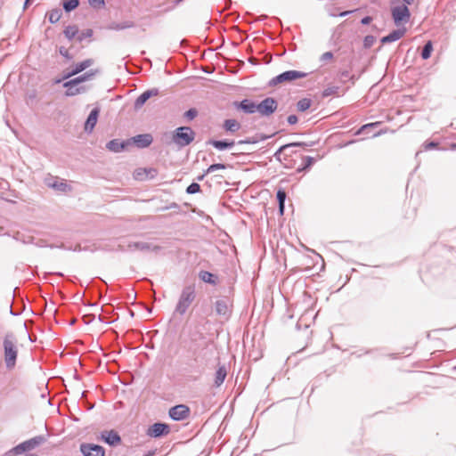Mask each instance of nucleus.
I'll use <instances>...</instances> for the list:
<instances>
[{
  "mask_svg": "<svg viewBox=\"0 0 456 456\" xmlns=\"http://www.w3.org/2000/svg\"><path fill=\"white\" fill-rule=\"evenodd\" d=\"M89 5L96 10H100L105 7V0H88Z\"/></svg>",
  "mask_w": 456,
  "mask_h": 456,
  "instance_id": "nucleus-38",
  "label": "nucleus"
},
{
  "mask_svg": "<svg viewBox=\"0 0 456 456\" xmlns=\"http://www.w3.org/2000/svg\"><path fill=\"white\" fill-rule=\"evenodd\" d=\"M354 11H345L338 14L339 17H346L351 13H353Z\"/></svg>",
  "mask_w": 456,
  "mask_h": 456,
  "instance_id": "nucleus-50",
  "label": "nucleus"
},
{
  "mask_svg": "<svg viewBox=\"0 0 456 456\" xmlns=\"http://www.w3.org/2000/svg\"><path fill=\"white\" fill-rule=\"evenodd\" d=\"M98 72H99L98 69H91V70L84 73L83 75H80L73 79L67 81L66 86L78 85L82 82L87 81V80L91 79L94 76H95Z\"/></svg>",
  "mask_w": 456,
  "mask_h": 456,
  "instance_id": "nucleus-22",
  "label": "nucleus"
},
{
  "mask_svg": "<svg viewBox=\"0 0 456 456\" xmlns=\"http://www.w3.org/2000/svg\"><path fill=\"white\" fill-rule=\"evenodd\" d=\"M379 133H375V134H373L371 136H372V137H374V136H377V135H379Z\"/></svg>",
  "mask_w": 456,
  "mask_h": 456,
  "instance_id": "nucleus-61",
  "label": "nucleus"
},
{
  "mask_svg": "<svg viewBox=\"0 0 456 456\" xmlns=\"http://www.w3.org/2000/svg\"><path fill=\"white\" fill-rule=\"evenodd\" d=\"M215 310L217 315L228 319L232 314V305L226 297H222L215 302Z\"/></svg>",
  "mask_w": 456,
  "mask_h": 456,
  "instance_id": "nucleus-13",
  "label": "nucleus"
},
{
  "mask_svg": "<svg viewBox=\"0 0 456 456\" xmlns=\"http://www.w3.org/2000/svg\"><path fill=\"white\" fill-rule=\"evenodd\" d=\"M127 251H143V252H154L159 253L162 250V247L159 245H155L150 242H144V241H135V242H129L126 247Z\"/></svg>",
  "mask_w": 456,
  "mask_h": 456,
  "instance_id": "nucleus-9",
  "label": "nucleus"
},
{
  "mask_svg": "<svg viewBox=\"0 0 456 456\" xmlns=\"http://www.w3.org/2000/svg\"><path fill=\"white\" fill-rule=\"evenodd\" d=\"M339 87L337 86H328L322 91V96L328 97L330 95H338L339 92Z\"/></svg>",
  "mask_w": 456,
  "mask_h": 456,
  "instance_id": "nucleus-35",
  "label": "nucleus"
},
{
  "mask_svg": "<svg viewBox=\"0 0 456 456\" xmlns=\"http://www.w3.org/2000/svg\"><path fill=\"white\" fill-rule=\"evenodd\" d=\"M179 205L177 203H171L169 206L164 208V209H172V208H179Z\"/></svg>",
  "mask_w": 456,
  "mask_h": 456,
  "instance_id": "nucleus-49",
  "label": "nucleus"
},
{
  "mask_svg": "<svg viewBox=\"0 0 456 456\" xmlns=\"http://www.w3.org/2000/svg\"><path fill=\"white\" fill-rule=\"evenodd\" d=\"M101 439L110 446H116L121 444V437L115 430H105L101 433Z\"/></svg>",
  "mask_w": 456,
  "mask_h": 456,
  "instance_id": "nucleus-16",
  "label": "nucleus"
},
{
  "mask_svg": "<svg viewBox=\"0 0 456 456\" xmlns=\"http://www.w3.org/2000/svg\"><path fill=\"white\" fill-rule=\"evenodd\" d=\"M278 108L277 101L273 97H266L257 103V112L262 117H269L273 114Z\"/></svg>",
  "mask_w": 456,
  "mask_h": 456,
  "instance_id": "nucleus-8",
  "label": "nucleus"
},
{
  "mask_svg": "<svg viewBox=\"0 0 456 456\" xmlns=\"http://www.w3.org/2000/svg\"><path fill=\"white\" fill-rule=\"evenodd\" d=\"M26 456H38V455L36 453H28V454H26Z\"/></svg>",
  "mask_w": 456,
  "mask_h": 456,
  "instance_id": "nucleus-57",
  "label": "nucleus"
},
{
  "mask_svg": "<svg viewBox=\"0 0 456 456\" xmlns=\"http://www.w3.org/2000/svg\"><path fill=\"white\" fill-rule=\"evenodd\" d=\"M372 21V17L365 16L361 20L362 25H369Z\"/></svg>",
  "mask_w": 456,
  "mask_h": 456,
  "instance_id": "nucleus-48",
  "label": "nucleus"
},
{
  "mask_svg": "<svg viewBox=\"0 0 456 456\" xmlns=\"http://www.w3.org/2000/svg\"><path fill=\"white\" fill-rule=\"evenodd\" d=\"M403 4L411 5L414 3V0H403Z\"/></svg>",
  "mask_w": 456,
  "mask_h": 456,
  "instance_id": "nucleus-55",
  "label": "nucleus"
},
{
  "mask_svg": "<svg viewBox=\"0 0 456 456\" xmlns=\"http://www.w3.org/2000/svg\"><path fill=\"white\" fill-rule=\"evenodd\" d=\"M307 76V73L299 70H287L284 71L273 78H271L267 86L269 87H274L280 84L286 82H292L296 79L304 78Z\"/></svg>",
  "mask_w": 456,
  "mask_h": 456,
  "instance_id": "nucleus-5",
  "label": "nucleus"
},
{
  "mask_svg": "<svg viewBox=\"0 0 456 456\" xmlns=\"http://www.w3.org/2000/svg\"><path fill=\"white\" fill-rule=\"evenodd\" d=\"M79 5V0H62V7L66 12H70Z\"/></svg>",
  "mask_w": 456,
  "mask_h": 456,
  "instance_id": "nucleus-31",
  "label": "nucleus"
},
{
  "mask_svg": "<svg viewBox=\"0 0 456 456\" xmlns=\"http://www.w3.org/2000/svg\"><path fill=\"white\" fill-rule=\"evenodd\" d=\"M284 208H285V204H282V205H279V211L280 213L282 215L283 212H284Z\"/></svg>",
  "mask_w": 456,
  "mask_h": 456,
  "instance_id": "nucleus-54",
  "label": "nucleus"
},
{
  "mask_svg": "<svg viewBox=\"0 0 456 456\" xmlns=\"http://www.w3.org/2000/svg\"><path fill=\"white\" fill-rule=\"evenodd\" d=\"M195 298L196 290L194 286L189 285L184 287L179 296L175 313L183 316Z\"/></svg>",
  "mask_w": 456,
  "mask_h": 456,
  "instance_id": "nucleus-4",
  "label": "nucleus"
},
{
  "mask_svg": "<svg viewBox=\"0 0 456 456\" xmlns=\"http://www.w3.org/2000/svg\"><path fill=\"white\" fill-rule=\"evenodd\" d=\"M196 136V133L190 126H180L175 129L171 135L170 141H166L167 145L174 143L178 149H183L191 144Z\"/></svg>",
  "mask_w": 456,
  "mask_h": 456,
  "instance_id": "nucleus-3",
  "label": "nucleus"
},
{
  "mask_svg": "<svg viewBox=\"0 0 456 456\" xmlns=\"http://www.w3.org/2000/svg\"><path fill=\"white\" fill-rule=\"evenodd\" d=\"M312 105L310 98H303L297 102V110L300 112L307 110Z\"/></svg>",
  "mask_w": 456,
  "mask_h": 456,
  "instance_id": "nucleus-32",
  "label": "nucleus"
},
{
  "mask_svg": "<svg viewBox=\"0 0 456 456\" xmlns=\"http://www.w3.org/2000/svg\"><path fill=\"white\" fill-rule=\"evenodd\" d=\"M376 41V37L371 35H368L363 39V47L366 49L370 48Z\"/></svg>",
  "mask_w": 456,
  "mask_h": 456,
  "instance_id": "nucleus-40",
  "label": "nucleus"
},
{
  "mask_svg": "<svg viewBox=\"0 0 456 456\" xmlns=\"http://www.w3.org/2000/svg\"><path fill=\"white\" fill-rule=\"evenodd\" d=\"M432 51H433L432 42L431 41H428L424 45V46H423V48L421 50V53H420L421 58L423 60H428V58H430Z\"/></svg>",
  "mask_w": 456,
  "mask_h": 456,
  "instance_id": "nucleus-33",
  "label": "nucleus"
},
{
  "mask_svg": "<svg viewBox=\"0 0 456 456\" xmlns=\"http://www.w3.org/2000/svg\"><path fill=\"white\" fill-rule=\"evenodd\" d=\"M199 277L204 282L211 284V285H216L218 281L217 275H216L208 271H200L199 273Z\"/></svg>",
  "mask_w": 456,
  "mask_h": 456,
  "instance_id": "nucleus-27",
  "label": "nucleus"
},
{
  "mask_svg": "<svg viewBox=\"0 0 456 456\" xmlns=\"http://www.w3.org/2000/svg\"><path fill=\"white\" fill-rule=\"evenodd\" d=\"M379 122H375V123H370V124H366V125H363L358 130L357 132L355 133V134H369L370 133V130L377 126H379Z\"/></svg>",
  "mask_w": 456,
  "mask_h": 456,
  "instance_id": "nucleus-36",
  "label": "nucleus"
},
{
  "mask_svg": "<svg viewBox=\"0 0 456 456\" xmlns=\"http://www.w3.org/2000/svg\"><path fill=\"white\" fill-rule=\"evenodd\" d=\"M225 168H226V165H224V164H222V163L212 164L207 168V170L205 171V174H209V173L215 172L216 170L225 169Z\"/></svg>",
  "mask_w": 456,
  "mask_h": 456,
  "instance_id": "nucleus-39",
  "label": "nucleus"
},
{
  "mask_svg": "<svg viewBox=\"0 0 456 456\" xmlns=\"http://www.w3.org/2000/svg\"><path fill=\"white\" fill-rule=\"evenodd\" d=\"M79 451L83 456H105V450L102 445L82 443Z\"/></svg>",
  "mask_w": 456,
  "mask_h": 456,
  "instance_id": "nucleus-11",
  "label": "nucleus"
},
{
  "mask_svg": "<svg viewBox=\"0 0 456 456\" xmlns=\"http://www.w3.org/2000/svg\"><path fill=\"white\" fill-rule=\"evenodd\" d=\"M286 192L283 190H279L276 193V199L278 200L279 205L285 204L286 200Z\"/></svg>",
  "mask_w": 456,
  "mask_h": 456,
  "instance_id": "nucleus-43",
  "label": "nucleus"
},
{
  "mask_svg": "<svg viewBox=\"0 0 456 456\" xmlns=\"http://www.w3.org/2000/svg\"><path fill=\"white\" fill-rule=\"evenodd\" d=\"M159 94V89L152 88L147 91H144L134 101V109L142 108L144 103L151 97Z\"/></svg>",
  "mask_w": 456,
  "mask_h": 456,
  "instance_id": "nucleus-18",
  "label": "nucleus"
},
{
  "mask_svg": "<svg viewBox=\"0 0 456 456\" xmlns=\"http://www.w3.org/2000/svg\"><path fill=\"white\" fill-rule=\"evenodd\" d=\"M10 312H11V314H12V315H16V314H14V313L12 312V307H11Z\"/></svg>",
  "mask_w": 456,
  "mask_h": 456,
  "instance_id": "nucleus-59",
  "label": "nucleus"
},
{
  "mask_svg": "<svg viewBox=\"0 0 456 456\" xmlns=\"http://www.w3.org/2000/svg\"><path fill=\"white\" fill-rule=\"evenodd\" d=\"M226 376H227V370H226L225 366L224 365L218 366V368L216 371V374H215V381H214L215 386L216 387H220L224 383Z\"/></svg>",
  "mask_w": 456,
  "mask_h": 456,
  "instance_id": "nucleus-26",
  "label": "nucleus"
},
{
  "mask_svg": "<svg viewBox=\"0 0 456 456\" xmlns=\"http://www.w3.org/2000/svg\"><path fill=\"white\" fill-rule=\"evenodd\" d=\"M197 115H198V111L193 108H191L184 112V118H188L189 120H192L193 118H195L197 117Z\"/></svg>",
  "mask_w": 456,
  "mask_h": 456,
  "instance_id": "nucleus-44",
  "label": "nucleus"
},
{
  "mask_svg": "<svg viewBox=\"0 0 456 456\" xmlns=\"http://www.w3.org/2000/svg\"><path fill=\"white\" fill-rule=\"evenodd\" d=\"M312 144L306 142H291L280 147L274 153V157L280 161L283 162L286 167H292L291 161L295 160L293 158H300L302 163L297 167V172H302L308 168L314 161L313 157L302 156L297 150L296 147H307Z\"/></svg>",
  "mask_w": 456,
  "mask_h": 456,
  "instance_id": "nucleus-1",
  "label": "nucleus"
},
{
  "mask_svg": "<svg viewBox=\"0 0 456 456\" xmlns=\"http://www.w3.org/2000/svg\"><path fill=\"white\" fill-rule=\"evenodd\" d=\"M135 27V23L132 20H125V21H122V22H110L108 26H107V28L110 29V30H114V31H119V30H123V29H126V28H132Z\"/></svg>",
  "mask_w": 456,
  "mask_h": 456,
  "instance_id": "nucleus-24",
  "label": "nucleus"
},
{
  "mask_svg": "<svg viewBox=\"0 0 456 456\" xmlns=\"http://www.w3.org/2000/svg\"><path fill=\"white\" fill-rule=\"evenodd\" d=\"M48 185L61 191H66L67 188L69 187L66 183L58 181H54L53 183H49Z\"/></svg>",
  "mask_w": 456,
  "mask_h": 456,
  "instance_id": "nucleus-37",
  "label": "nucleus"
},
{
  "mask_svg": "<svg viewBox=\"0 0 456 456\" xmlns=\"http://www.w3.org/2000/svg\"><path fill=\"white\" fill-rule=\"evenodd\" d=\"M99 113H100L99 107H95L91 110V112L89 113V115L85 122V131L86 132L91 133L94 130V128L97 123V118H98Z\"/></svg>",
  "mask_w": 456,
  "mask_h": 456,
  "instance_id": "nucleus-19",
  "label": "nucleus"
},
{
  "mask_svg": "<svg viewBox=\"0 0 456 456\" xmlns=\"http://www.w3.org/2000/svg\"><path fill=\"white\" fill-rule=\"evenodd\" d=\"M4 362L7 370H12L17 364L19 344L16 335L12 331L4 333L2 338Z\"/></svg>",
  "mask_w": 456,
  "mask_h": 456,
  "instance_id": "nucleus-2",
  "label": "nucleus"
},
{
  "mask_svg": "<svg viewBox=\"0 0 456 456\" xmlns=\"http://www.w3.org/2000/svg\"><path fill=\"white\" fill-rule=\"evenodd\" d=\"M405 28L395 29L392 32H390L387 36L383 37L380 41L382 44H389L392 42H395L401 39L405 35Z\"/></svg>",
  "mask_w": 456,
  "mask_h": 456,
  "instance_id": "nucleus-21",
  "label": "nucleus"
},
{
  "mask_svg": "<svg viewBox=\"0 0 456 456\" xmlns=\"http://www.w3.org/2000/svg\"><path fill=\"white\" fill-rule=\"evenodd\" d=\"M241 125L239 121L233 118L225 119L223 123V128L229 133L234 134L239 131Z\"/></svg>",
  "mask_w": 456,
  "mask_h": 456,
  "instance_id": "nucleus-25",
  "label": "nucleus"
},
{
  "mask_svg": "<svg viewBox=\"0 0 456 456\" xmlns=\"http://www.w3.org/2000/svg\"><path fill=\"white\" fill-rule=\"evenodd\" d=\"M45 440L46 439L44 436H37L19 444L13 447L12 451L14 454L19 455L40 446L45 442Z\"/></svg>",
  "mask_w": 456,
  "mask_h": 456,
  "instance_id": "nucleus-6",
  "label": "nucleus"
},
{
  "mask_svg": "<svg viewBox=\"0 0 456 456\" xmlns=\"http://www.w3.org/2000/svg\"><path fill=\"white\" fill-rule=\"evenodd\" d=\"M46 15L48 16L49 22L52 24H55L61 20L62 16V12L61 9L55 8L48 12Z\"/></svg>",
  "mask_w": 456,
  "mask_h": 456,
  "instance_id": "nucleus-30",
  "label": "nucleus"
},
{
  "mask_svg": "<svg viewBox=\"0 0 456 456\" xmlns=\"http://www.w3.org/2000/svg\"><path fill=\"white\" fill-rule=\"evenodd\" d=\"M129 140H131V145H135L139 149H144L152 143L153 137L151 134H141L130 138Z\"/></svg>",
  "mask_w": 456,
  "mask_h": 456,
  "instance_id": "nucleus-15",
  "label": "nucleus"
},
{
  "mask_svg": "<svg viewBox=\"0 0 456 456\" xmlns=\"http://www.w3.org/2000/svg\"><path fill=\"white\" fill-rule=\"evenodd\" d=\"M131 146V140L119 141L118 139H112L107 142L106 148L113 152H120Z\"/></svg>",
  "mask_w": 456,
  "mask_h": 456,
  "instance_id": "nucleus-17",
  "label": "nucleus"
},
{
  "mask_svg": "<svg viewBox=\"0 0 456 456\" xmlns=\"http://www.w3.org/2000/svg\"><path fill=\"white\" fill-rule=\"evenodd\" d=\"M156 454V450H150L143 456H154Z\"/></svg>",
  "mask_w": 456,
  "mask_h": 456,
  "instance_id": "nucleus-51",
  "label": "nucleus"
},
{
  "mask_svg": "<svg viewBox=\"0 0 456 456\" xmlns=\"http://www.w3.org/2000/svg\"><path fill=\"white\" fill-rule=\"evenodd\" d=\"M94 61L92 59H86L81 62L77 63L74 68L68 71L64 76L63 78H69L70 77H73L85 69H86L88 67H90L93 64Z\"/></svg>",
  "mask_w": 456,
  "mask_h": 456,
  "instance_id": "nucleus-20",
  "label": "nucleus"
},
{
  "mask_svg": "<svg viewBox=\"0 0 456 456\" xmlns=\"http://www.w3.org/2000/svg\"><path fill=\"white\" fill-rule=\"evenodd\" d=\"M332 58H333V53L331 52H326L322 55L321 61H328Z\"/></svg>",
  "mask_w": 456,
  "mask_h": 456,
  "instance_id": "nucleus-47",
  "label": "nucleus"
},
{
  "mask_svg": "<svg viewBox=\"0 0 456 456\" xmlns=\"http://www.w3.org/2000/svg\"><path fill=\"white\" fill-rule=\"evenodd\" d=\"M200 191V185L198 183H191L187 188H186V193L187 194H194Z\"/></svg>",
  "mask_w": 456,
  "mask_h": 456,
  "instance_id": "nucleus-41",
  "label": "nucleus"
},
{
  "mask_svg": "<svg viewBox=\"0 0 456 456\" xmlns=\"http://www.w3.org/2000/svg\"><path fill=\"white\" fill-rule=\"evenodd\" d=\"M32 0H25L24 2V4H23V9H27L28 7V5L30 4Z\"/></svg>",
  "mask_w": 456,
  "mask_h": 456,
  "instance_id": "nucleus-53",
  "label": "nucleus"
},
{
  "mask_svg": "<svg viewBox=\"0 0 456 456\" xmlns=\"http://www.w3.org/2000/svg\"><path fill=\"white\" fill-rule=\"evenodd\" d=\"M77 85H70L66 86V82L63 84V86L66 88L65 94L67 96H74L77 94H79L81 93H84L86 91V88L84 86H77Z\"/></svg>",
  "mask_w": 456,
  "mask_h": 456,
  "instance_id": "nucleus-29",
  "label": "nucleus"
},
{
  "mask_svg": "<svg viewBox=\"0 0 456 456\" xmlns=\"http://www.w3.org/2000/svg\"><path fill=\"white\" fill-rule=\"evenodd\" d=\"M93 34H94V32H93V29H91V28H86L81 32L78 30V35L77 37V40L78 42H82L83 40H85L86 38L92 37Z\"/></svg>",
  "mask_w": 456,
  "mask_h": 456,
  "instance_id": "nucleus-34",
  "label": "nucleus"
},
{
  "mask_svg": "<svg viewBox=\"0 0 456 456\" xmlns=\"http://www.w3.org/2000/svg\"><path fill=\"white\" fill-rule=\"evenodd\" d=\"M168 415L173 420L181 421L190 416V408L185 404H177L169 409Z\"/></svg>",
  "mask_w": 456,
  "mask_h": 456,
  "instance_id": "nucleus-12",
  "label": "nucleus"
},
{
  "mask_svg": "<svg viewBox=\"0 0 456 456\" xmlns=\"http://www.w3.org/2000/svg\"><path fill=\"white\" fill-rule=\"evenodd\" d=\"M287 121L289 125H296L298 121V118L296 115L291 114L287 118Z\"/></svg>",
  "mask_w": 456,
  "mask_h": 456,
  "instance_id": "nucleus-46",
  "label": "nucleus"
},
{
  "mask_svg": "<svg viewBox=\"0 0 456 456\" xmlns=\"http://www.w3.org/2000/svg\"><path fill=\"white\" fill-rule=\"evenodd\" d=\"M207 175V174H205V173H204V174H202V175H199V176L197 177V180H198V181H202V180L204 179V177H205V175Z\"/></svg>",
  "mask_w": 456,
  "mask_h": 456,
  "instance_id": "nucleus-56",
  "label": "nucleus"
},
{
  "mask_svg": "<svg viewBox=\"0 0 456 456\" xmlns=\"http://www.w3.org/2000/svg\"><path fill=\"white\" fill-rule=\"evenodd\" d=\"M182 1H183V0H175V3L179 4V3H181Z\"/></svg>",
  "mask_w": 456,
  "mask_h": 456,
  "instance_id": "nucleus-60",
  "label": "nucleus"
},
{
  "mask_svg": "<svg viewBox=\"0 0 456 456\" xmlns=\"http://www.w3.org/2000/svg\"><path fill=\"white\" fill-rule=\"evenodd\" d=\"M63 35L69 41H71L74 38H77V37L78 35L77 26H76V25L67 26L63 30Z\"/></svg>",
  "mask_w": 456,
  "mask_h": 456,
  "instance_id": "nucleus-28",
  "label": "nucleus"
},
{
  "mask_svg": "<svg viewBox=\"0 0 456 456\" xmlns=\"http://www.w3.org/2000/svg\"><path fill=\"white\" fill-rule=\"evenodd\" d=\"M252 142H254V141H251L250 139L240 140V141L238 142V143H240V144L252 143Z\"/></svg>",
  "mask_w": 456,
  "mask_h": 456,
  "instance_id": "nucleus-52",
  "label": "nucleus"
},
{
  "mask_svg": "<svg viewBox=\"0 0 456 456\" xmlns=\"http://www.w3.org/2000/svg\"><path fill=\"white\" fill-rule=\"evenodd\" d=\"M59 53L68 61L73 60V55H71L69 50L65 46L59 47Z\"/></svg>",
  "mask_w": 456,
  "mask_h": 456,
  "instance_id": "nucleus-42",
  "label": "nucleus"
},
{
  "mask_svg": "<svg viewBox=\"0 0 456 456\" xmlns=\"http://www.w3.org/2000/svg\"><path fill=\"white\" fill-rule=\"evenodd\" d=\"M208 144L212 145L215 149L218 151H224L228 149H232L235 142L234 141H229V140H214L211 139L208 142Z\"/></svg>",
  "mask_w": 456,
  "mask_h": 456,
  "instance_id": "nucleus-23",
  "label": "nucleus"
},
{
  "mask_svg": "<svg viewBox=\"0 0 456 456\" xmlns=\"http://www.w3.org/2000/svg\"><path fill=\"white\" fill-rule=\"evenodd\" d=\"M170 432L169 425L166 423L157 422L150 426L146 431L149 437L159 438L167 436Z\"/></svg>",
  "mask_w": 456,
  "mask_h": 456,
  "instance_id": "nucleus-10",
  "label": "nucleus"
},
{
  "mask_svg": "<svg viewBox=\"0 0 456 456\" xmlns=\"http://www.w3.org/2000/svg\"><path fill=\"white\" fill-rule=\"evenodd\" d=\"M233 106L235 109L241 110L245 114H254L257 112V103L249 99L234 102Z\"/></svg>",
  "mask_w": 456,
  "mask_h": 456,
  "instance_id": "nucleus-14",
  "label": "nucleus"
},
{
  "mask_svg": "<svg viewBox=\"0 0 456 456\" xmlns=\"http://www.w3.org/2000/svg\"><path fill=\"white\" fill-rule=\"evenodd\" d=\"M452 149L456 150V143L452 144Z\"/></svg>",
  "mask_w": 456,
  "mask_h": 456,
  "instance_id": "nucleus-58",
  "label": "nucleus"
},
{
  "mask_svg": "<svg viewBox=\"0 0 456 456\" xmlns=\"http://www.w3.org/2000/svg\"><path fill=\"white\" fill-rule=\"evenodd\" d=\"M408 4H403L391 9L392 18L396 26L402 23H407L411 17Z\"/></svg>",
  "mask_w": 456,
  "mask_h": 456,
  "instance_id": "nucleus-7",
  "label": "nucleus"
},
{
  "mask_svg": "<svg viewBox=\"0 0 456 456\" xmlns=\"http://www.w3.org/2000/svg\"><path fill=\"white\" fill-rule=\"evenodd\" d=\"M437 146H438V143L436 142H425L423 144V148L425 151L436 149Z\"/></svg>",
  "mask_w": 456,
  "mask_h": 456,
  "instance_id": "nucleus-45",
  "label": "nucleus"
}]
</instances>
